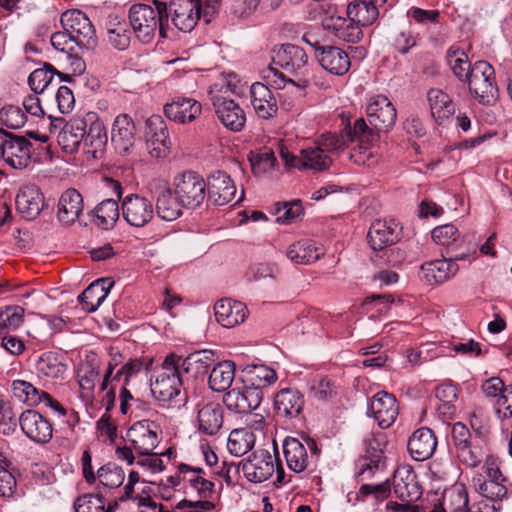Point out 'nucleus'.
<instances>
[{
	"label": "nucleus",
	"instance_id": "nucleus-1",
	"mask_svg": "<svg viewBox=\"0 0 512 512\" xmlns=\"http://www.w3.org/2000/svg\"><path fill=\"white\" fill-rule=\"evenodd\" d=\"M153 6L136 3L129 9V23L136 38L142 43H151L157 33L161 38H167L169 13L166 2L153 0Z\"/></svg>",
	"mask_w": 512,
	"mask_h": 512
},
{
	"label": "nucleus",
	"instance_id": "nucleus-2",
	"mask_svg": "<svg viewBox=\"0 0 512 512\" xmlns=\"http://www.w3.org/2000/svg\"><path fill=\"white\" fill-rule=\"evenodd\" d=\"M222 0H170L167 3L169 17L174 26L183 32H191L201 17L210 23L218 13Z\"/></svg>",
	"mask_w": 512,
	"mask_h": 512
},
{
	"label": "nucleus",
	"instance_id": "nucleus-3",
	"mask_svg": "<svg viewBox=\"0 0 512 512\" xmlns=\"http://www.w3.org/2000/svg\"><path fill=\"white\" fill-rule=\"evenodd\" d=\"M231 92L232 84L222 80L210 87L209 98L220 123L230 131L240 132L245 127L246 114L243 108L230 98Z\"/></svg>",
	"mask_w": 512,
	"mask_h": 512
},
{
	"label": "nucleus",
	"instance_id": "nucleus-4",
	"mask_svg": "<svg viewBox=\"0 0 512 512\" xmlns=\"http://www.w3.org/2000/svg\"><path fill=\"white\" fill-rule=\"evenodd\" d=\"M178 361L177 355H168L162 364L160 373L151 383V393L157 400L166 402L180 394L187 379L183 371H180Z\"/></svg>",
	"mask_w": 512,
	"mask_h": 512
},
{
	"label": "nucleus",
	"instance_id": "nucleus-5",
	"mask_svg": "<svg viewBox=\"0 0 512 512\" xmlns=\"http://www.w3.org/2000/svg\"><path fill=\"white\" fill-rule=\"evenodd\" d=\"M465 82L480 103L491 105L497 100L498 88L494 68L487 61L475 62Z\"/></svg>",
	"mask_w": 512,
	"mask_h": 512
},
{
	"label": "nucleus",
	"instance_id": "nucleus-6",
	"mask_svg": "<svg viewBox=\"0 0 512 512\" xmlns=\"http://www.w3.org/2000/svg\"><path fill=\"white\" fill-rule=\"evenodd\" d=\"M173 192L187 209L200 207L206 199L207 184L202 176L184 171L173 178Z\"/></svg>",
	"mask_w": 512,
	"mask_h": 512
},
{
	"label": "nucleus",
	"instance_id": "nucleus-7",
	"mask_svg": "<svg viewBox=\"0 0 512 512\" xmlns=\"http://www.w3.org/2000/svg\"><path fill=\"white\" fill-rule=\"evenodd\" d=\"M64 30L70 33L79 50H93L97 46L96 30L88 16L77 9L67 10L60 18Z\"/></svg>",
	"mask_w": 512,
	"mask_h": 512
},
{
	"label": "nucleus",
	"instance_id": "nucleus-8",
	"mask_svg": "<svg viewBox=\"0 0 512 512\" xmlns=\"http://www.w3.org/2000/svg\"><path fill=\"white\" fill-rule=\"evenodd\" d=\"M283 452L288 468L295 473H301L315 463L319 449L314 439L304 438L302 442L288 437L283 443Z\"/></svg>",
	"mask_w": 512,
	"mask_h": 512
},
{
	"label": "nucleus",
	"instance_id": "nucleus-9",
	"mask_svg": "<svg viewBox=\"0 0 512 512\" xmlns=\"http://www.w3.org/2000/svg\"><path fill=\"white\" fill-rule=\"evenodd\" d=\"M160 427L153 421L135 422L127 432V439L138 455H149L160 442Z\"/></svg>",
	"mask_w": 512,
	"mask_h": 512
},
{
	"label": "nucleus",
	"instance_id": "nucleus-10",
	"mask_svg": "<svg viewBox=\"0 0 512 512\" xmlns=\"http://www.w3.org/2000/svg\"><path fill=\"white\" fill-rule=\"evenodd\" d=\"M473 483L476 491L492 502L501 501L508 495L509 481L494 465L487 467L486 476L473 478Z\"/></svg>",
	"mask_w": 512,
	"mask_h": 512
},
{
	"label": "nucleus",
	"instance_id": "nucleus-11",
	"mask_svg": "<svg viewBox=\"0 0 512 512\" xmlns=\"http://www.w3.org/2000/svg\"><path fill=\"white\" fill-rule=\"evenodd\" d=\"M452 445L459 461L468 466L476 467L482 461V452L471 443V433L462 422H456L451 429Z\"/></svg>",
	"mask_w": 512,
	"mask_h": 512
},
{
	"label": "nucleus",
	"instance_id": "nucleus-12",
	"mask_svg": "<svg viewBox=\"0 0 512 512\" xmlns=\"http://www.w3.org/2000/svg\"><path fill=\"white\" fill-rule=\"evenodd\" d=\"M52 129L60 128L57 139L59 145L66 153H74L78 150L86 135L87 122L84 118L74 117L64 123L63 118H57L52 122Z\"/></svg>",
	"mask_w": 512,
	"mask_h": 512
},
{
	"label": "nucleus",
	"instance_id": "nucleus-13",
	"mask_svg": "<svg viewBox=\"0 0 512 512\" xmlns=\"http://www.w3.org/2000/svg\"><path fill=\"white\" fill-rule=\"evenodd\" d=\"M366 116L374 129L387 132L394 126L397 112L386 96L376 95L371 97L367 103Z\"/></svg>",
	"mask_w": 512,
	"mask_h": 512
},
{
	"label": "nucleus",
	"instance_id": "nucleus-14",
	"mask_svg": "<svg viewBox=\"0 0 512 512\" xmlns=\"http://www.w3.org/2000/svg\"><path fill=\"white\" fill-rule=\"evenodd\" d=\"M123 218L134 227H143L154 217V206L151 200L139 194L125 196L121 203Z\"/></svg>",
	"mask_w": 512,
	"mask_h": 512
},
{
	"label": "nucleus",
	"instance_id": "nucleus-15",
	"mask_svg": "<svg viewBox=\"0 0 512 512\" xmlns=\"http://www.w3.org/2000/svg\"><path fill=\"white\" fill-rule=\"evenodd\" d=\"M275 462L269 451L259 449L242 461V472L249 482L262 483L275 472Z\"/></svg>",
	"mask_w": 512,
	"mask_h": 512
},
{
	"label": "nucleus",
	"instance_id": "nucleus-16",
	"mask_svg": "<svg viewBox=\"0 0 512 512\" xmlns=\"http://www.w3.org/2000/svg\"><path fill=\"white\" fill-rule=\"evenodd\" d=\"M398 413L397 399L388 392H378L368 402L367 415L372 416L381 429L389 428L395 422Z\"/></svg>",
	"mask_w": 512,
	"mask_h": 512
},
{
	"label": "nucleus",
	"instance_id": "nucleus-17",
	"mask_svg": "<svg viewBox=\"0 0 512 512\" xmlns=\"http://www.w3.org/2000/svg\"><path fill=\"white\" fill-rule=\"evenodd\" d=\"M262 398L261 390L245 385L226 392L223 396V403L230 411L247 414L260 406Z\"/></svg>",
	"mask_w": 512,
	"mask_h": 512
},
{
	"label": "nucleus",
	"instance_id": "nucleus-18",
	"mask_svg": "<svg viewBox=\"0 0 512 512\" xmlns=\"http://www.w3.org/2000/svg\"><path fill=\"white\" fill-rule=\"evenodd\" d=\"M146 145L154 158L165 157L169 152L170 140L167 126L159 115H152L146 121Z\"/></svg>",
	"mask_w": 512,
	"mask_h": 512
},
{
	"label": "nucleus",
	"instance_id": "nucleus-19",
	"mask_svg": "<svg viewBox=\"0 0 512 512\" xmlns=\"http://www.w3.org/2000/svg\"><path fill=\"white\" fill-rule=\"evenodd\" d=\"M19 425L22 432L33 442L48 443L53 436L51 422L35 410H26L19 416Z\"/></svg>",
	"mask_w": 512,
	"mask_h": 512
},
{
	"label": "nucleus",
	"instance_id": "nucleus-20",
	"mask_svg": "<svg viewBox=\"0 0 512 512\" xmlns=\"http://www.w3.org/2000/svg\"><path fill=\"white\" fill-rule=\"evenodd\" d=\"M111 141L119 154L129 155L133 152L136 141V125L130 115L123 113L114 119Z\"/></svg>",
	"mask_w": 512,
	"mask_h": 512
},
{
	"label": "nucleus",
	"instance_id": "nucleus-21",
	"mask_svg": "<svg viewBox=\"0 0 512 512\" xmlns=\"http://www.w3.org/2000/svg\"><path fill=\"white\" fill-rule=\"evenodd\" d=\"M315 53L321 67L333 75H345L350 69V58L347 52L339 47L316 43Z\"/></svg>",
	"mask_w": 512,
	"mask_h": 512
},
{
	"label": "nucleus",
	"instance_id": "nucleus-22",
	"mask_svg": "<svg viewBox=\"0 0 512 512\" xmlns=\"http://www.w3.org/2000/svg\"><path fill=\"white\" fill-rule=\"evenodd\" d=\"M463 257H460L462 259ZM442 258L425 262L420 268V278L429 285L443 284L453 278L459 271L457 260Z\"/></svg>",
	"mask_w": 512,
	"mask_h": 512
},
{
	"label": "nucleus",
	"instance_id": "nucleus-23",
	"mask_svg": "<svg viewBox=\"0 0 512 512\" xmlns=\"http://www.w3.org/2000/svg\"><path fill=\"white\" fill-rule=\"evenodd\" d=\"M31 147L25 137L7 133L2 159L13 169H24L31 162Z\"/></svg>",
	"mask_w": 512,
	"mask_h": 512
},
{
	"label": "nucleus",
	"instance_id": "nucleus-24",
	"mask_svg": "<svg viewBox=\"0 0 512 512\" xmlns=\"http://www.w3.org/2000/svg\"><path fill=\"white\" fill-rule=\"evenodd\" d=\"M250 101L256 115L264 120L273 118L278 110V101L272 90L256 82L250 87Z\"/></svg>",
	"mask_w": 512,
	"mask_h": 512
},
{
	"label": "nucleus",
	"instance_id": "nucleus-25",
	"mask_svg": "<svg viewBox=\"0 0 512 512\" xmlns=\"http://www.w3.org/2000/svg\"><path fill=\"white\" fill-rule=\"evenodd\" d=\"M44 207V196L36 185L30 184L20 188L16 196V208L26 220H34Z\"/></svg>",
	"mask_w": 512,
	"mask_h": 512
},
{
	"label": "nucleus",
	"instance_id": "nucleus-26",
	"mask_svg": "<svg viewBox=\"0 0 512 512\" xmlns=\"http://www.w3.org/2000/svg\"><path fill=\"white\" fill-rule=\"evenodd\" d=\"M272 61L288 72H298L307 64L308 57L304 49L294 44H282L273 50Z\"/></svg>",
	"mask_w": 512,
	"mask_h": 512
},
{
	"label": "nucleus",
	"instance_id": "nucleus-27",
	"mask_svg": "<svg viewBox=\"0 0 512 512\" xmlns=\"http://www.w3.org/2000/svg\"><path fill=\"white\" fill-rule=\"evenodd\" d=\"M236 195V186L225 172L216 171L208 180V197L215 205L230 203Z\"/></svg>",
	"mask_w": 512,
	"mask_h": 512
},
{
	"label": "nucleus",
	"instance_id": "nucleus-28",
	"mask_svg": "<svg viewBox=\"0 0 512 512\" xmlns=\"http://www.w3.org/2000/svg\"><path fill=\"white\" fill-rule=\"evenodd\" d=\"M201 103L192 98L178 97L164 106L166 117L177 123H189L199 117Z\"/></svg>",
	"mask_w": 512,
	"mask_h": 512
},
{
	"label": "nucleus",
	"instance_id": "nucleus-29",
	"mask_svg": "<svg viewBox=\"0 0 512 512\" xmlns=\"http://www.w3.org/2000/svg\"><path fill=\"white\" fill-rule=\"evenodd\" d=\"M407 446L414 460L424 461L433 455L437 447V441L431 429L422 427L410 436Z\"/></svg>",
	"mask_w": 512,
	"mask_h": 512
},
{
	"label": "nucleus",
	"instance_id": "nucleus-30",
	"mask_svg": "<svg viewBox=\"0 0 512 512\" xmlns=\"http://www.w3.org/2000/svg\"><path fill=\"white\" fill-rule=\"evenodd\" d=\"M198 430L208 436L216 435L223 425V409L219 403L208 402L197 406Z\"/></svg>",
	"mask_w": 512,
	"mask_h": 512
},
{
	"label": "nucleus",
	"instance_id": "nucleus-31",
	"mask_svg": "<svg viewBox=\"0 0 512 512\" xmlns=\"http://www.w3.org/2000/svg\"><path fill=\"white\" fill-rule=\"evenodd\" d=\"M214 313L219 324L223 327L231 328L244 322L248 311L242 302L221 299L215 304Z\"/></svg>",
	"mask_w": 512,
	"mask_h": 512
},
{
	"label": "nucleus",
	"instance_id": "nucleus-32",
	"mask_svg": "<svg viewBox=\"0 0 512 512\" xmlns=\"http://www.w3.org/2000/svg\"><path fill=\"white\" fill-rule=\"evenodd\" d=\"M113 284L110 278H101L91 283L78 296L82 309L87 313L95 312L108 296Z\"/></svg>",
	"mask_w": 512,
	"mask_h": 512
},
{
	"label": "nucleus",
	"instance_id": "nucleus-33",
	"mask_svg": "<svg viewBox=\"0 0 512 512\" xmlns=\"http://www.w3.org/2000/svg\"><path fill=\"white\" fill-rule=\"evenodd\" d=\"M469 507L465 485L456 483L443 492L442 501L431 512H469Z\"/></svg>",
	"mask_w": 512,
	"mask_h": 512
},
{
	"label": "nucleus",
	"instance_id": "nucleus-34",
	"mask_svg": "<svg viewBox=\"0 0 512 512\" xmlns=\"http://www.w3.org/2000/svg\"><path fill=\"white\" fill-rule=\"evenodd\" d=\"M178 359L180 371H183L188 380L190 377L197 378L204 375L214 363L215 354L211 350H201L189 354L186 358L178 356Z\"/></svg>",
	"mask_w": 512,
	"mask_h": 512
},
{
	"label": "nucleus",
	"instance_id": "nucleus-35",
	"mask_svg": "<svg viewBox=\"0 0 512 512\" xmlns=\"http://www.w3.org/2000/svg\"><path fill=\"white\" fill-rule=\"evenodd\" d=\"M304 397L296 389L284 388L274 396V408L277 414L285 418L297 417L304 407Z\"/></svg>",
	"mask_w": 512,
	"mask_h": 512
},
{
	"label": "nucleus",
	"instance_id": "nucleus-36",
	"mask_svg": "<svg viewBox=\"0 0 512 512\" xmlns=\"http://www.w3.org/2000/svg\"><path fill=\"white\" fill-rule=\"evenodd\" d=\"M383 458V451L377 438L373 437L367 441V454L360 457L356 462L357 477L361 481L371 479L379 470Z\"/></svg>",
	"mask_w": 512,
	"mask_h": 512
},
{
	"label": "nucleus",
	"instance_id": "nucleus-37",
	"mask_svg": "<svg viewBox=\"0 0 512 512\" xmlns=\"http://www.w3.org/2000/svg\"><path fill=\"white\" fill-rule=\"evenodd\" d=\"M396 225L393 222L377 219L372 222L367 238L368 243L374 251L383 250L392 244L397 239Z\"/></svg>",
	"mask_w": 512,
	"mask_h": 512
},
{
	"label": "nucleus",
	"instance_id": "nucleus-38",
	"mask_svg": "<svg viewBox=\"0 0 512 512\" xmlns=\"http://www.w3.org/2000/svg\"><path fill=\"white\" fill-rule=\"evenodd\" d=\"M83 210L82 195L76 189L64 191L58 202L57 216L64 224L74 223Z\"/></svg>",
	"mask_w": 512,
	"mask_h": 512
},
{
	"label": "nucleus",
	"instance_id": "nucleus-39",
	"mask_svg": "<svg viewBox=\"0 0 512 512\" xmlns=\"http://www.w3.org/2000/svg\"><path fill=\"white\" fill-rule=\"evenodd\" d=\"M185 208L178 200L177 195L174 194L173 188L164 186L156 196L155 209L158 216L165 221H173L182 215V210Z\"/></svg>",
	"mask_w": 512,
	"mask_h": 512
},
{
	"label": "nucleus",
	"instance_id": "nucleus-40",
	"mask_svg": "<svg viewBox=\"0 0 512 512\" xmlns=\"http://www.w3.org/2000/svg\"><path fill=\"white\" fill-rule=\"evenodd\" d=\"M108 137L104 124L94 121L90 124L83 138V151L93 158H100L105 151Z\"/></svg>",
	"mask_w": 512,
	"mask_h": 512
},
{
	"label": "nucleus",
	"instance_id": "nucleus-41",
	"mask_svg": "<svg viewBox=\"0 0 512 512\" xmlns=\"http://www.w3.org/2000/svg\"><path fill=\"white\" fill-rule=\"evenodd\" d=\"M178 471L183 476V481L188 483L201 498L207 499L212 496L214 483L202 476L204 474L202 468L183 463L178 466Z\"/></svg>",
	"mask_w": 512,
	"mask_h": 512
},
{
	"label": "nucleus",
	"instance_id": "nucleus-42",
	"mask_svg": "<svg viewBox=\"0 0 512 512\" xmlns=\"http://www.w3.org/2000/svg\"><path fill=\"white\" fill-rule=\"evenodd\" d=\"M427 99L432 117L441 123L455 113L452 98L443 90L432 88L427 93Z\"/></svg>",
	"mask_w": 512,
	"mask_h": 512
},
{
	"label": "nucleus",
	"instance_id": "nucleus-43",
	"mask_svg": "<svg viewBox=\"0 0 512 512\" xmlns=\"http://www.w3.org/2000/svg\"><path fill=\"white\" fill-rule=\"evenodd\" d=\"M286 255L296 264H310L324 255V251L314 241L304 239L291 244L287 249Z\"/></svg>",
	"mask_w": 512,
	"mask_h": 512
},
{
	"label": "nucleus",
	"instance_id": "nucleus-44",
	"mask_svg": "<svg viewBox=\"0 0 512 512\" xmlns=\"http://www.w3.org/2000/svg\"><path fill=\"white\" fill-rule=\"evenodd\" d=\"M394 493L404 502H412L419 498L420 490L415 474L410 470H397L394 475Z\"/></svg>",
	"mask_w": 512,
	"mask_h": 512
},
{
	"label": "nucleus",
	"instance_id": "nucleus-45",
	"mask_svg": "<svg viewBox=\"0 0 512 512\" xmlns=\"http://www.w3.org/2000/svg\"><path fill=\"white\" fill-rule=\"evenodd\" d=\"M235 378V364L226 360L217 363L211 370L208 385L215 392L227 390Z\"/></svg>",
	"mask_w": 512,
	"mask_h": 512
},
{
	"label": "nucleus",
	"instance_id": "nucleus-46",
	"mask_svg": "<svg viewBox=\"0 0 512 512\" xmlns=\"http://www.w3.org/2000/svg\"><path fill=\"white\" fill-rule=\"evenodd\" d=\"M333 161L330 155L324 153L316 145L300 151L299 170L322 172L327 170Z\"/></svg>",
	"mask_w": 512,
	"mask_h": 512
},
{
	"label": "nucleus",
	"instance_id": "nucleus-47",
	"mask_svg": "<svg viewBox=\"0 0 512 512\" xmlns=\"http://www.w3.org/2000/svg\"><path fill=\"white\" fill-rule=\"evenodd\" d=\"M348 17L360 26H370L379 17V10L366 0H358L347 7Z\"/></svg>",
	"mask_w": 512,
	"mask_h": 512
},
{
	"label": "nucleus",
	"instance_id": "nucleus-48",
	"mask_svg": "<svg viewBox=\"0 0 512 512\" xmlns=\"http://www.w3.org/2000/svg\"><path fill=\"white\" fill-rule=\"evenodd\" d=\"M255 444V436L248 428L234 429L230 432L227 442L228 451L240 457L249 452Z\"/></svg>",
	"mask_w": 512,
	"mask_h": 512
},
{
	"label": "nucleus",
	"instance_id": "nucleus-49",
	"mask_svg": "<svg viewBox=\"0 0 512 512\" xmlns=\"http://www.w3.org/2000/svg\"><path fill=\"white\" fill-rule=\"evenodd\" d=\"M246 377L250 387H255L261 391L263 388L274 384L278 379L276 371L264 364L248 366Z\"/></svg>",
	"mask_w": 512,
	"mask_h": 512
},
{
	"label": "nucleus",
	"instance_id": "nucleus-50",
	"mask_svg": "<svg viewBox=\"0 0 512 512\" xmlns=\"http://www.w3.org/2000/svg\"><path fill=\"white\" fill-rule=\"evenodd\" d=\"M107 35L110 44L118 49L128 48L131 39V32L125 21H119L117 18L110 19L107 23Z\"/></svg>",
	"mask_w": 512,
	"mask_h": 512
},
{
	"label": "nucleus",
	"instance_id": "nucleus-51",
	"mask_svg": "<svg viewBox=\"0 0 512 512\" xmlns=\"http://www.w3.org/2000/svg\"><path fill=\"white\" fill-rule=\"evenodd\" d=\"M36 369L38 373L52 378H62L66 372V366L61 362L60 358L52 352L42 354L37 363Z\"/></svg>",
	"mask_w": 512,
	"mask_h": 512
},
{
	"label": "nucleus",
	"instance_id": "nucleus-52",
	"mask_svg": "<svg viewBox=\"0 0 512 512\" xmlns=\"http://www.w3.org/2000/svg\"><path fill=\"white\" fill-rule=\"evenodd\" d=\"M119 218V205L117 200H103L95 208V223L97 226L108 229L112 227Z\"/></svg>",
	"mask_w": 512,
	"mask_h": 512
},
{
	"label": "nucleus",
	"instance_id": "nucleus-53",
	"mask_svg": "<svg viewBox=\"0 0 512 512\" xmlns=\"http://www.w3.org/2000/svg\"><path fill=\"white\" fill-rule=\"evenodd\" d=\"M97 480L104 487L118 488L125 480V472L117 464L108 462L97 470Z\"/></svg>",
	"mask_w": 512,
	"mask_h": 512
},
{
	"label": "nucleus",
	"instance_id": "nucleus-54",
	"mask_svg": "<svg viewBox=\"0 0 512 512\" xmlns=\"http://www.w3.org/2000/svg\"><path fill=\"white\" fill-rule=\"evenodd\" d=\"M13 395L21 402L30 406H35L41 403V391L33 386L30 382L24 380H14L11 383Z\"/></svg>",
	"mask_w": 512,
	"mask_h": 512
},
{
	"label": "nucleus",
	"instance_id": "nucleus-55",
	"mask_svg": "<svg viewBox=\"0 0 512 512\" xmlns=\"http://www.w3.org/2000/svg\"><path fill=\"white\" fill-rule=\"evenodd\" d=\"M24 322V309L20 306H7L0 309V335L18 329Z\"/></svg>",
	"mask_w": 512,
	"mask_h": 512
},
{
	"label": "nucleus",
	"instance_id": "nucleus-56",
	"mask_svg": "<svg viewBox=\"0 0 512 512\" xmlns=\"http://www.w3.org/2000/svg\"><path fill=\"white\" fill-rule=\"evenodd\" d=\"M54 74L51 66L34 70L28 78L31 90L38 94L49 89L50 86L56 87L58 83L54 84Z\"/></svg>",
	"mask_w": 512,
	"mask_h": 512
},
{
	"label": "nucleus",
	"instance_id": "nucleus-57",
	"mask_svg": "<svg viewBox=\"0 0 512 512\" xmlns=\"http://www.w3.org/2000/svg\"><path fill=\"white\" fill-rule=\"evenodd\" d=\"M303 214L300 201L289 203H277L275 205L276 222L282 225H289L296 222Z\"/></svg>",
	"mask_w": 512,
	"mask_h": 512
},
{
	"label": "nucleus",
	"instance_id": "nucleus-58",
	"mask_svg": "<svg viewBox=\"0 0 512 512\" xmlns=\"http://www.w3.org/2000/svg\"><path fill=\"white\" fill-rule=\"evenodd\" d=\"M447 62L451 67L454 75L460 80L465 82L469 76L472 65L468 61L467 55L463 51H448Z\"/></svg>",
	"mask_w": 512,
	"mask_h": 512
},
{
	"label": "nucleus",
	"instance_id": "nucleus-59",
	"mask_svg": "<svg viewBox=\"0 0 512 512\" xmlns=\"http://www.w3.org/2000/svg\"><path fill=\"white\" fill-rule=\"evenodd\" d=\"M250 162L253 173L262 175L275 167L276 157L272 149L264 147L257 154L250 157Z\"/></svg>",
	"mask_w": 512,
	"mask_h": 512
},
{
	"label": "nucleus",
	"instance_id": "nucleus-60",
	"mask_svg": "<svg viewBox=\"0 0 512 512\" xmlns=\"http://www.w3.org/2000/svg\"><path fill=\"white\" fill-rule=\"evenodd\" d=\"M313 398L321 401L331 400L338 393L335 382L328 377L315 379L310 387Z\"/></svg>",
	"mask_w": 512,
	"mask_h": 512
},
{
	"label": "nucleus",
	"instance_id": "nucleus-61",
	"mask_svg": "<svg viewBox=\"0 0 512 512\" xmlns=\"http://www.w3.org/2000/svg\"><path fill=\"white\" fill-rule=\"evenodd\" d=\"M348 144V137L343 134L325 133L317 138L315 145L324 153L330 154L344 149Z\"/></svg>",
	"mask_w": 512,
	"mask_h": 512
},
{
	"label": "nucleus",
	"instance_id": "nucleus-62",
	"mask_svg": "<svg viewBox=\"0 0 512 512\" xmlns=\"http://www.w3.org/2000/svg\"><path fill=\"white\" fill-rule=\"evenodd\" d=\"M75 512H111L105 510L104 499L96 494H84L74 502Z\"/></svg>",
	"mask_w": 512,
	"mask_h": 512
},
{
	"label": "nucleus",
	"instance_id": "nucleus-63",
	"mask_svg": "<svg viewBox=\"0 0 512 512\" xmlns=\"http://www.w3.org/2000/svg\"><path fill=\"white\" fill-rule=\"evenodd\" d=\"M380 254H376L374 262L378 265H383L387 267H398L400 266L406 259V253L399 247H391L388 246L383 250H379Z\"/></svg>",
	"mask_w": 512,
	"mask_h": 512
},
{
	"label": "nucleus",
	"instance_id": "nucleus-64",
	"mask_svg": "<svg viewBox=\"0 0 512 512\" xmlns=\"http://www.w3.org/2000/svg\"><path fill=\"white\" fill-rule=\"evenodd\" d=\"M0 119L6 127L18 129L24 126L27 117L21 108L10 105L1 109Z\"/></svg>",
	"mask_w": 512,
	"mask_h": 512
}]
</instances>
